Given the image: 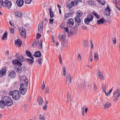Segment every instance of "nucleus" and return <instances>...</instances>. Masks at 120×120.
Segmentation results:
<instances>
[{
  "mask_svg": "<svg viewBox=\"0 0 120 120\" xmlns=\"http://www.w3.org/2000/svg\"><path fill=\"white\" fill-rule=\"evenodd\" d=\"M12 63L14 65H16L15 68V70L18 73H20L21 71V66L22 65L21 63L17 59L14 60L12 61Z\"/></svg>",
  "mask_w": 120,
  "mask_h": 120,
  "instance_id": "obj_1",
  "label": "nucleus"
},
{
  "mask_svg": "<svg viewBox=\"0 0 120 120\" xmlns=\"http://www.w3.org/2000/svg\"><path fill=\"white\" fill-rule=\"evenodd\" d=\"M113 96L114 97L113 99L114 101L117 102L118 100L119 97L120 96V89H117L113 93Z\"/></svg>",
  "mask_w": 120,
  "mask_h": 120,
  "instance_id": "obj_2",
  "label": "nucleus"
},
{
  "mask_svg": "<svg viewBox=\"0 0 120 120\" xmlns=\"http://www.w3.org/2000/svg\"><path fill=\"white\" fill-rule=\"evenodd\" d=\"M75 20L76 22V25L75 26L74 28L75 30L76 33H77V26H79L80 25L81 22V21L80 18L78 16H76L75 18Z\"/></svg>",
  "mask_w": 120,
  "mask_h": 120,
  "instance_id": "obj_3",
  "label": "nucleus"
},
{
  "mask_svg": "<svg viewBox=\"0 0 120 120\" xmlns=\"http://www.w3.org/2000/svg\"><path fill=\"white\" fill-rule=\"evenodd\" d=\"M13 95H12L13 98L15 100H19L20 97V94L18 91L15 90L13 91Z\"/></svg>",
  "mask_w": 120,
  "mask_h": 120,
  "instance_id": "obj_4",
  "label": "nucleus"
},
{
  "mask_svg": "<svg viewBox=\"0 0 120 120\" xmlns=\"http://www.w3.org/2000/svg\"><path fill=\"white\" fill-rule=\"evenodd\" d=\"M77 4L76 3H74L73 0H69L66 4V6L67 8L70 9L72 6Z\"/></svg>",
  "mask_w": 120,
  "mask_h": 120,
  "instance_id": "obj_5",
  "label": "nucleus"
},
{
  "mask_svg": "<svg viewBox=\"0 0 120 120\" xmlns=\"http://www.w3.org/2000/svg\"><path fill=\"white\" fill-rule=\"evenodd\" d=\"M93 15L91 14L87 15V18L85 19L84 21L86 24H88L90 21L93 20Z\"/></svg>",
  "mask_w": 120,
  "mask_h": 120,
  "instance_id": "obj_6",
  "label": "nucleus"
},
{
  "mask_svg": "<svg viewBox=\"0 0 120 120\" xmlns=\"http://www.w3.org/2000/svg\"><path fill=\"white\" fill-rule=\"evenodd\" d=\"M28 79L26 78L24 79V81L25 83H23L20 85V88H22L24 89L27 90V86L28 85Z\"/></svg>",
  "mask_w": 120,
  "mask_h": 120,
  "instance_id": "obj_7",
  "label": "nucleus"
},
{
  "mask_svg": "<svg viewBox=\"0 0 120 120\" xmlns=\"http://www.w3.org/2000/svg\"><path fill=\"white\" fill-rule=\"evenodd\" d=\"M12 3L10 1L7 0H5L3 2V6L5 8L9 9L11 7Z\"/></svg>",
  "mask_w": 120,
  "mask_h": 120,
  "instance_id": "obj_8",
  "label": "nucleus"
},
{
  "mask_svg": "<svg viewBox=\"0 0 120 120\" xmlns=\"http://www.w3.org/2000/svg\"><path fill=\"white\" fill-rule=\"evenodd\" d=\"M5 99L7 100L6 102V105L8 106H10L13 104V101L10 98L6 97Z\"/></svg>",
  "mask_w": 120,
  "mask_h": 120,
  "instance_id": "obj_9",
  "label": "nucleus"
},
{
  "mask_svg": "<svg viewBox=\"0 0 120 120\" xmlns=\"http://www.w3.org/2000/svg\"><path fill=\"white\" fill-rule=\"evenodd\" d=\"M72 78H71V75L70 73H68L67 75L66 81L67 83L68 84L70 85L72 83L71 81Z\"/></svg>",
  "mask_w": 120,
  "mask_h": 120,
  "instance_id": "obj_10",
  "label": "nucleus"
},
{
  "mask_svg": "<svg viewBox=\"0 0 120 120\" xmlns=\"http://www.w3.org/2000/svg\"><path fill=\"white\" fill-rule=\"evenodd\" d=\"M67 25L70 27H72L74 24L73 19H69L67 20Z\"/></svg>",
  "mask_w": 120,
  "mask_h": 120,
  "instance_id": "obj_11",
  "label": "nucleus"
},
{
  "mask_svg": "<svg viewBox=\"0 0 120 120\" xmlns=\"http://www.w3.org/2000/svg\"><path fill=\"white\" fill-rule=\"evenodd\" d=\"M16 76V73L14 71H11L8 74V76L11 78H14Z\"/></svg>",
  "mask_w": 120,
  "mask_h": 120,
  "instance_id": "obj_12",
  "label": "nucleus"
},
{
  "mask_svg": "<svg viewBox=\"0 0 120 120\" xmlns=\"http://www.w3.org/2000/svg\"><path fill=\"white\" fill-rule=\"evenodd\" d=\"M15 43L17 46L19 47L22 44V41L20 39H17L15 41Z\"/></svg>",
  "mask_w": 120,
  "mask_h": 120,
  "instance_id": "obj_13",
  "label": "nucleus"
},
{
  "mask_svg": "<svg viewBox=\"0 0 120 120\" xmlns=\"http://www.w3.org/2000/svg\"><path fill=\"white\" fill-rule=\"evenodd\" d=\"M16 3L18 6L21 7L23 5L24 1L23 0H17Z\"/></svg>",
  "mask_w": 120,
  "mask_h": 120,
  "instance_id": "obj_14",
  "label": "nucleus"
},
{
  "mask_svg": "<svg viewBox=\"0 0 120 120\" xmlns=\"http://www.w3.org/2000/svg\"><path fill=\"white\" fill-rule=\"evenodd\" d=\"M43 29V23L42 22H40L38 26V31L39 33H41Z\"/></svg>",
  "mask_w": 120,
  "mask_h": 120,
  "instance_id": "obj_15",
  "label": "nucleus"
},
{
  "mask_svg": "<svg viewBox=\"0 0 120 120\" xmlns=\"http://www.w3.org/2000/svg\"><path fill=\"white\" fill-rule=\"evenodd\" d=\"M6 105V104L3 100H1L0 101V107L1 109H4Z\"/></svg>",
  "mask_w": 120,
  "mask_h": 120,
  "instance_id": "obj_16",
  "label": "nucleus"
},
{
  "mask_svg": "<svg viewBox=\"0 0 120 120\" xmlns=\"http://www.w3.org/2000/svg\"><path fill=\"white\" fill-rule=\"evenodd\" d=\"M19 32L20 35L23 36L24 37L26 35V33L25 29L24 28L19 30Z\"/></svg>",
  "mask_w": 120,
  "mask_h": 120,
  "instance_id": "obj_17",
  "label": "nucleus"
},
{
  "mask_svg": "<svg viewBox=\"0 0 120 120\" xmlns=\"http://www.w3.org/2000/svg\"><path fill=\"white\" fill-rule=\"evenodd\" d=\"M16 16L18 18H20L22 15V13L20 11H17L15 12Z\"/></svg>",
  "mask_w": 120,
  "mask_h": 120,
  "instance_id": "obj_18",
  "label": "nucleus"
},
{
  "mask_svg": "<svg viewBox=\"0 0 120 120\" xmlns=\"http://www.w3.org/2000/svg\"><path fill=\"white\" fill-rule=\"evenodd\" d=\"M110 10L111 9L109 8V6H107L106 8L105 9V12H107V13H106V15L109 16V15L110 13Z\"/></svg>",
  "mask_w": 120,
  "mask_h": 120,
  "instance_id": "obj_19",
  "label": "nucleus"
},
{
  "mask_svg": "<svg viewBox=\"0 0 120 120\" xmlns=\"http://www.w3.org/2000/svg\"><path fill=\"white\" fill-rule=\"evenodd\" d=\"M31 59L27 58L26 59V61L29 63V64H31L34 62V58L33 57H30Z\"/></svg>",
  "mask_w": 120,
  "mask_h": 120,
  "instance_id": "obj_20",
  "label": "nucleus"
},
{
  "mask_svg": "<svg viewBox=\"0 0 120 120\" xmlns=\"http://www.w3.org/2000/svg\"><path fill=\"white\" fill-rule=\"evenodd\" d=\"M34 56L36 57H40L41 56V53L39 51L36 52L34 55Z\"/></svg>",
  "mask_w": 120,
  "mask_h": 120,
  "instance_id": "obj_21",
  "label": "nucleus"
},
{
  "mask_svg": "<svg viewBox=\"0 0 120 120\" xmlns=\"http://www.w3.org/2000/svg\"><path fill=\"white\" fill-rule=\"evenodd\" d=\"M6 73V69L5 68L3 69L0 71V76H2L4 75Z\"/></svg>",
  "mask_w": 120,
  "mask_h": 120,
  "instance_id": "obj_22",
  "label": "nucleus"
},
{
  "mask_svg": "<svg viewBox=\"0 0 120 120\" xmlns=\"http://www.w3.org/2000/svg\"><path fill=\"white\" fill-rule=\"evenodd\" d=\"M71 13H66L64 15V20H66L67 19L70 17Z\"/></svg>",
  "mask_w": 120,
  "mask_h": 120,
  "instance_id": "obj_23",
  "label": "nucleus"
},
{
  "mask_svg": "<svg viewBox=\"0 0 120 120\" xmlns=\"http://www.w3.org/2000/svg\"><path fill=\"white\" fill-rule=\"evenodd\" d=\"M105 20L104 19L102 18L100 20L97 21V24L98 25L100 24H103Z\"/></svg>",
  "mask_w": 120,
  "mask_h": 120,
  "instance_id": "obj_24",
  "label": "nucleus"
},
{
  "mask_svg": "<svg viewBox=\"0 0 120 120\" xmlns=\"http://www.w3.org/2000/svg\"><path fill=\"white\" fill-rule=\"evenodd\" d=\"M58 38L60 40H62V41H64L65 40V37L64 35H59Z\"/></svg>",
  "mask_w": 120,
  "mask_h": 120,
  "instance_id": "obj_25",
  "label": "nucleus"
},
{
  "mask_svg": "<svg viewBox=\"0 0 120 120\" xmlns=\"http://www.w3.org/2000/svg\"><path fill=\"white\" fill-rule=\"evenodd\" d=\"M19 91L21 94L22 95H24L27 91V90L24 89L22 88H20L19 89Z\"/></svg>",
  "mask_w": 120,
  "mask_h": 120,
  "instance_id": "obj_26",
  "label": "nucleus"
},
{
  "mask_svg": "<svg viewBox=\"0 0 120 120\" xmlns=\"http://www.w3.org/2000/svg\"><path fill=\"white\" fill-rule=\"evenodd\" d=\"M98 76L100 78V79H103L104 78V77L102 73L100 72L99 71L98 72Z\"/></svg>",
  "mask_w": 120,
  "mask_h": 120,
  "instance_id": "obj_27",
  "label": "nucleus"
},
{
  "mask_svg": "<svg viewBox=\"0 0 120 120\" xmlns=\"http://www.w3.org/2000/svg\"><path fill=\"white\" fill-rule=\"evenodd\" d=\"M17 56V55H16V58L17 59L20 60L21 62H22L24 60V57L22 56Z\"/></svg>",
  "mask_w": 120,
  "mask_h": 120,
  "instance_id": "obj_28",
  "label": "nucleus"
},
{
  "mask_svg": "<svg viewBox=\"0 0 120 120\" xmlns=\"http://www.w3.org/2000/svg\"><path fill=\"white\" fill-rule=\"evenodd\" d=\"M111 105V104L109 102H107L104 105V108H108L109 107H110Z\"/></svg>",
  "mask_w": 120,
  "mask_h": 120,
  "instance_id": "obj_29",
  "label": "nucleus"
},
{
  "mask_svg": "<svg viewBox=\"0 0 120 120\" xmlns=\"http://www.w3.org/2000/svg\"><path fill=\"white\" fill-rule=\"evenodd\" d=\"M94 59L95 60L98 61V54L97 52H95L94 54Z\"/></svg>",
  "mask_w": 120,
  "mask_h": 120,
  "instance_id": "obj_30",
  "label": "nucleus"
},
{
  "mask_svg": "<svg viewBox=\"0 0 120 120\" xmlns=\"http://www.w3.org/2000/svg\"><path fill=\"white\" fill-rule=\"evenodd\" d=\"M38 103L40 105H42L43 103L44 102L43 99L41 97H39Z\"/></svg>",
  "mask_w": 120,
  "mask_h": 120,
  "instance_id": "obj_31",
  "label": "nucleus"
},
{
  "mask_svg": "<svg viewBox=\"0 0 120 120\" xmlns=\"http://www.w3.org/2000/svg\"><path fill=\"white\" fill-rule=\"evenodd\" d=\"M49 14L51 18H52L54 16L53 13L52 11V10L51 8H50L49 9Z\"/></svg>",
  "mask_w": 120,
  "mask_h": 120,
  "instance_id": "obj_32",
  "label": "nucleus"
},
{
  "mask_svg": "<svg viewBox=\"0 0 120 120\" xmlns=\"http://www.w3.org/2000/svg\"><path fill=\"white\" fill-rule=\"evenodd\" d=\"M7 33L6 32H5L4 34L2 37V39L3 40H4L7 39Z\"/></svg>",
  "mask_w": 120,
  "mask_h": 120,
  "instance_id": "obj_33",
  "label": "nucleus"
},
{
  "mask_svg": "<svg viewBox=\"0 0 120 120\" xmlns=\"http://www.w3.org/2000/svg\"><path fill=\"white\" fill-rule=\"evenodd\" d=\"M84 46L85 47H87L89 46L88 42L86 40H85L83 41Z\"/></svg>",
  "mask_w": 120,
  "mask_h": 120,
  "instance_id": "obj_34",
  "label": "nucleus"
},
{
  "mask_svg": "<svg viewBox=\"0 0 120 120\" xmlns=\"http://www.w3.org/2000/svg\"><path fill=\"white\" fill-rule=\"evenodd\" d=\"M39 120H45V118L44 115H41V114L39 115Z\"/></svg>",
  "mask_w": 120,
  "mask_h": 120,
  "instance_id": "obj_35",
  "label": "nucleus"
},
{
  "mask_svg": "<svg viewBox=\"0 0 120 120\" xmlns=\"http://www.w3.org/2000/svg\"><path fill=\"white\" fill-rule=\"evenodd\" d=\"M102 91L106 93V86L105 84H103L102 86Z\"/></svg>",
  "mask_w": 120,
  "mask_h": 120,
  "instance_id": "obj_36",
  "label": "nucleus"
},
{
  "mask_svg": "<svg viewBox=\"0 0 120 120\" xmlns=\"http://www.w3.org/2000/svg\"><path fill=\"white\" fill-rule=\"evenodd\" d=\"M86 86V83L85 82H83L81 83L80 86L81 88H84Z\"/></svg>",
  "mask_w": 120,
  "mask_h": 120,
  "instance_id": "obj_37",
  "label": "nucleus"
},
{
  "mask_svg": "<svg viewBox=\"0 0 120 120\" xmlns=\"http://www.w3.org/2000/svg\"><path fill=\"white\" fill-rule=\"evenodd\" d=\"M26 53L27 55V56L29 57H32L31 53L29 52L27 50L26 52Z\"/></svg>",
  "mask_w": 120,
  "mask_h": 120,
  "instance_id": "obj_38",
  "label": "nucleus"
},
{
  "mask_svg": "<svg viewBox=\"0 0 120 120\" xmlns=\"http://www.w3.org/2000/svg\"><path fill=\"white\" fill-rule=\"evenodd\" d=\"M38 40L36 41L35 42H34L33 43L32 45L33 47H35L38 44Z\"/></svg>",
  "mask_w": 120,
  "mask_h": 120,
  "instance_id": "obj_39",
  "label": "nucleus"
},
{
  "mask_svg": "<svg viewBox=\"0 0 120 120\" xmlns=\"http://www.w3.org/2000/svg\"><path fill=\"white\" fill-rule=\"evenodd\" d=\"M67 99L68 101H71V96L70 94V92H68L67 94Z\"/></svg>",
  "mask_w": 120,
  "mask_h": 120,
  "instance_id": "obj_40",
  "label": "nucleus"
},
{
  "mask_svg": "<svg viewBox=\"0 0 120 120\" xmlns=\"http://www.w3.org/2000/svg\"><path fill=\"white\" fill-rule=\"evenodd\" d=\"M113 87H112V88H111V89L110 90L109 92L108 93H106H106H105V95L107 96H108V95H110V93L112 92V89L113 88Z\"/></svg>",
  "mask_w": 120,
  "mask_h": 120,
  "instance_id": "obj_41",
  "label": "nucleus"
},
{
  "mask_svg": "<svg viewBox=\"0 0 120 120\" xmlns=\"http://www.w3.org/2000/svg\"><path fill=\"white\" fill-rule=\"evenodd\" d=\"M63 75L64 76H65L66 75V69L65 67L64 66H63Z\"/></svg>",
  "mask_w": 120,
  "mask_h": 120,
  "instance_id": "obj_42",
  "label": "nucleus"
},
{
  "mask_svg": "<svg viewBox=\"0 0 120 120\" xmlns=\"http://www.w3.org/2000/svg\"><path fill=\"white\" fill-rule=\"evenodd\" d=\"M88 2L89 4L91 5H94L95 4L94 2L92 0L89 1Z\"/></svg>",
  "mask_w": 120,
  "mask_h": 120,
  "instance_id": "obj_43",
  "label": "nucleus"
},
{
  "mask_svg": "<svg viewBox=\"0 0 120 120\" xmlns=\"http://www.w3.org/2000/svg\"><path fill=\"white\" fill-rule=\"evenodd\" d=\"M67 47L66 45L64 43H63L61 44V48L63 50L65 48H66Z\"/></svg>",
  "mask_w": 120,
  "mask_h": 120,
  "instance_id": "obj_44",
  "label": "nucleus"
},
{
  "mask_svg": "<svg viewBox=\"0 0 120 120\" xmlns=\"http://www.w3.org/2000/svg\"><path fill=\"white\" fill-rule=\"evenodd\" d=\"M89 59L90 61L91 62L92 61V57L91 52L89 54Z\"/></svg>",
  "mask_w": 120,
  "mask_h": 120,
  "instance_id": "obj_45",
  "label": "nucleus"
},
{
  "mask_svg": "<svg viewBox=\"0 0 120 120\" xmlns=\"http://www.w3.org/2000/svg\"><path fill=\"white\" fill-rule=\"evenodd\" d=\"M112 41L113 44L114 45H115L116 44V40L115 37L113 38H112Z\"/></svg>",
  "mask_w": 120,
  "mask_h": 120,
  "instance_id": "obj_46",
  "label": "nucleus"
},
{
  "mask_svg": "<svg viewBox=\"0 0 120 120\" xmlns=\"http://www.w3.org/2000/svg\"><path fill=\"white\" fill-rule=\"evenodd\" d=\"M85 107H86L85 106V105H84L83 106L82 108V109L81 110H82V114L83 115H84V109L85 108Z\"/></svg>",
  "mask_w": 120,
  "mask_h": 120,
  "instance_id": "obj_47",
  "label": "nucleus"
},
{
  "mask_svg": "<svg viewBox=\"0 0 120 120\" xmlns=\"http://www.w3.org/2000/svg\"><path fill=\"white\" fill-rule=\"evenodd\" d=\"M3 2L2 0H0V8H1L3 6Z\"/></svg>",
  "mask_w": 120,
  "mask_h": 120,
  "instance_id": "obj_48",
  "label": "nucleus"
},
{
  "mask_svg": "<svg viewBox=\"0 0 120 120\" xmlns=\"http://www.w3.org/2000/svg\"><path fill=\"white\" fill-rule=\"evenodd\" d=\"M100 3L102 5H104L105 4V2L104 0H101Z\"/></svg>",
  "mask_w": 120,
  "mask_h": 120,
  "instance_id": "obj_49",
  "label": "nucleus"
},
{
  "mask_svg": "<svg viewBox=\"0 0 120 120\" xmlns=\"http://www.w3.org/2000/svg\"><path fill=\"white\" fill-rule=\"evenodd\" d=\"M82 12H78V15L76 16H78V17H80L82 16Z\"/></svg>",
  "mask_w": 120,
  "mask_h": 120,
  "instance_id": "obj_50",
  "label": "nucleus"
},
{
  "mask_svg": "<svg viewBox=\"0 0 120 120\" xmlns=\"http://www.w3.org/2000/svg\"><path fill=\"white\" fill-rule=\"evenodd\" d=\"M93 15L96 17L97 18H99V15L96 13L94 12L93 13Z\"/></svg>",
  "mask_w": 120,
  "mask_h": 120,
  "instance_id": "obj_51",
  "label": "nucleus"
},
{
  "mask_svg": "<svg viewBox=\"0 0 120 120\" xmlns=\"http://www.w3.org/2000/svg\"><path fill=\"white\" fill-rule=\"evenodd\" d=\"M42 40H41L39 43V45L40 46L41 48V49H42Z\"/></svg>",
  "mask_w": 120,
  "mask_h": 120,
  "instance_id": "obj_52",
  "label": "nucleus"
},
{
  "mask_svg": "<svg viewBox=\"0 0 120 120\" xmlns=\"http://www.w3.org/2000/svg\"><path fill=\"white\" fill-rule=\"evenodd\" d=\"M25 3L27 4H30L31 1V0H25Z\"/></svg>",
  "mask_w": 120,
  "mask_h": 120,
  "instance_id": "obj_53",
  "label": "nucleus"
},
{
  "mask_svg": "<svg viewBox=\"0 0 120 120\" xmlns=\"http://www.w3.org/2000/svg\"><path fill=\"white\" fill-rule=\"evenodd\" d=\"M64 31H65L66 32H67L68 33L69 32V30L68 27H64Z\"/></svg>",
  "mask_w": 120,
  "mask_h": 120,
  "instance_id": "obj_54",
  "label": "nucleus"
},
{
  "mask_svg": "<svg viewBox=\"0 0 120 120\" xmlns=\"http://www.w3.org/2000/svg\"><path fill=\"white\" fill-rule=\"evenodd\" d=\"M10 30V32L11 34H13L14 33L15 30L13 28H12L11 29H9Z\"/></svg>",
  "mask_w": 120,
  "mask_h": 120,
  "instance_id": "obj_55",
  "label": "nucleus"
},
{
  "mask_svg": "<svg viewBox=\"0 0 120 120\" xmlns=\"http://www.w3.org/2000/svg\"><path fill=\"white\" fill-rule=\"evenodd\" d=\"M49 93V90L48 87H46L45 90V93H46L48 94Z\"/></svg>",
  "mask_w": 120,
  "mask_h": 120,
  "instance_id": "obj_56",
  "label": "nucleus"
},
{
  "mask_svg": "<svg viewBox=\"0 0 120 120\" xmlns=\"http://www.w3.org/2000/svg\"><path fill=\"white\" fill-rule=\"evenodd\" d=\"M54 21V19H49V24H52V23L53 21Z\"/></svg>",
  "mask_w": 120,
  "mask_h": 120,
  "instance_id": "obj_57",
  "label": "nucleus"
},
{
  "mask_svg": "<svg viewBox=\"0 0 120 120\" xmlns=\"http://www.w3.org/2000/svg\"><path fill=\"white\" fill-rule=\"evenodd\" d=\"M37 35V36L36 38L38 39L40 38V37L41 36V35L38 33Z\"/></svg>",
  "mask_w": 120,
  "mask_h": 120,
  "instance_id": "obj_58",
  "label": "nucleus"
},
{
  "mask_svg": "<svg viewBox=\"0 0 120 120\" xmlns=\"http://www.w3.org/2000/svg\"><path fill=\"white\" fill-rule=\"evenodd\" d=\"M78 60L79 61L81 60V55L79 53L78 54Z\"/></svg>",
  "mask_w": 120,
  "mask_h": 120,
  "instance_id": "obj_59",
  "label": "nucleus"
},
{
  "mask_svg": "<svg viewBox=\"0 0 120 120\" xmlns=\"http://www.w3.org/2000/svg\"><path fill=\"white\" fill-rule=\"evenodd\" d=\"M74 2V3H77H77H78V2H79L80 1V2H81V0H73Z\"/></svg>",
  "mask_w": 120,
  "mask_h": 120,
  "instance_id": "obj_60",
  "label": "nucleus"
},
{
  "mask_svg": "<svg viewBox=\"0 0 120 120\" xmlns=\"http://www.w3.org/2000/svg\"><path fill=\"white\" fill-rule=\"evenodd\" d=\"M41 58H39V59L38 60V61L39 63V64H41Z\"/></svg>",
  "mask_w": 120,
  "mask_h": 120,
  "instance_id": "obj_61",
  "label": "nucleus"
},
{
  "mask_svg": "<svg viewBox=\"0 0 120 120\" xmlns=\"http://www.w3.org/2000/svg\"><path fill=\"white\" fill-rule=\"evenodd\" d=\"M9 51L8 50L7 51H6L5 52V55L7 56H8L9 55Z\"/></svg>",
  "mask_w": 120,
  "mask_h": 120,
  "instance_id": "obj_62",
  "label": "nucleus"
},
{
  "mask_svg": "<svg viewBox=\"0 0 120 120\" xmlns=\"http://www.w3.org/2000/svg\"><path fill=\"white\" fill-rule=\"evenodd\" d=\"M13 91H10L9 93V95H11L12 96V95H13Z\"/></svg>",
  "mask_w": 120,
  "mask_h": 120,
  "instance_id": "obj_63",
  "label": "nucleus"
},
{
  "mask_svg": "<svg viewBox=\"0 0 120 120\" xmlns=\"http://www.w3.org/2000/svg\"><path fill=\"white\" fill-rule=\"evenodd\" d=\"M47 106V105L45 104V105L43 107V108L44 110H45L46 109Z\"/></svg>",
  "mask_w": 120,
  "mask_h": 120,
  "instance_id": "obj_64",
  "label": "nucleus"
}]
</instances>
